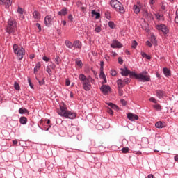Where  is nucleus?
Returning <instances> with one entry per match:
<instances>
[{
	"label": "nucleus",
	"mask_w": 178,
	"mask_h": 178,
	"mask_svg": "<svg viewBox=\"0 0 178 178\" xmlns=\"http://www.w3.org/2000/svg\"><path fill=\"white\" fill-rule=\"evenodd\" d=\"M153 108L156 109V111H162V106L161 104H154L153 105Z\"/></svg>",
	"instance_id": "obj_30"
},
{
	"label": "nucleus",
	"mask_w": 178,
	"mask_h": 178,
	"mask_svg": "<svg viewBox=\"0 0 178 178\" xmlns=\"http://www.w3.org/2000/svg\"><path fill=\"white\" fill-rule=\"evenodd\" d=\"M129 147H123L122 149V154H127V152H129Z\"/></svg>",
	"instance_id": "obj_39"
},
{
	"label": "nucleus",
	"mask_w": 178,
	"mask_h": 178,
	"mask_svg": "<svg viewBox=\"0 0 178 178\" xmlns=\"http://www.w3.org/2000/svg\"><path fill=\"white\" fill-rule=\"evenodd\" d=\"M175 22L178 24V9L176 10L175 13Z\"/></svg>",
	"instance_id": "obj_41"
},
{
	"label": "nucleus",
	"mask_w": 178,
	"mask_h": 178,
	"mask_svg": "<svg viewBox=\"0 0 178 178\" xmlns=\"http://www.w3.org/2000/svg\"><path fill=\"white\" fill-rule=\"evenodd\" d=\"M76 64L77 65V66L81 67L83 66V62L81 60H76Z\"/></svg>",
	"instance_id": "obj_44"
},
{
	"label": "nucleus",
	"mask_w": 178,
	"mask_h": 178,
	"mask_svg": "<svg viewBox=\"0 0 178 178\" xmlns=\"http://www.w3.org/2000/svg\"><path fill=\"white\" fill-rule=\"evenodd\" d=\"M154 16L156 19V20L161 21L162 20L163 22V20H165V17L163 16V14H160L159 13H156L154 14Z\"/></svg>",
	"instance_id": "obj_20"
},
{
	"label": "nucleus",
	"mask_w": 178,
	"mask_h": 178,
	"mask_svg": "<svg viewBox=\"0 0 178 178\" xmlns=\"http://www.w3.org/2000/svg\"><path fill=\"white\" fill-rule=\"evenodd\" d=\"M133 76L134 79L139 80L141 83H148L149 81H151V75L148 74L147 70H143L139 74L135 72V74H133Z\"/></svg>",
	"instance_id": "obj_3"
},
{
	"label": "nucleus",
	"mask_w": 178,
	"mask_h": 178,
	"mask_svg": "<svg viewBox=\"0 0 178 178\" xmlns=\"http://www.w3.org/2000/svg\"><path fill=\"white\" fill-rule=\"evenodd\" d=\"M100 70H104V61L100 62Z\"/></svg>",
	"instance_id": "obj_57"
},
{
	"label": "nucleus",
	"mask_w": 178,
	"mask_h": 178,
	"mask_svg": "<svg viewBox=\"0 0 178 178\" xmlns=\"http://www.w3.org/2000/svg\"><path fill=\"white\" fill-rule=\"evenodd\" d=\"M140 54L142 56L143 58H145V56H147V54H145V52L144 51H141Z\"/></svg>",
	"instance_id": "obj_61"
},
{
	"label": "nucleus",
	"mask_w": 178,
	"mask_h": 178,
	"mask_svg": "<svg viewBox=\"0 0 178 178\" xmlns=\"http://www.w3.org/2000/svg\"><path fill=\"white\" fill-rule=\"evenodd\" d=\"M163 73L164 74L165 77H170L172 76V74L170 73V70L167 67L163 68Z\"/></svg>",
	"instance_id": "obj_18"
},
{
	"label": "nucleus",
	"mask_w": 178,
	"mask_h": 178,
	"mask_svg": "<svg viewBox=\"0 0 178 178\" xmlns=\"http://www.w3.org/2000/svg\"><path fill=\"white\" fill-rule=\"evenodd\" d=\"M79 79L80 80L82 87L85 91H90V90H91V82L94 80L91 76L87 77L83 74H80Z\"/></svg>",
	"instance_id": "obj_2"
},
{
	"label": "nucleus",
	"mask_w": 178,
	"mask_h": 178,
	"mask_svg": "<svg viewBox=\"0 0 178 178\" xmlns=\"http://www.w3.org/2000/svg\"><path fill=\"white\" fill-rule=\"evenodd\" d=\"M143 3H141L140 1H138L136 4L134 5L133 6V10L135 15H138L140 12H141V9L143 8Z\"/></svg>",
	"instance_id": "obj_9"
},
{
	"label": "nucleus",
	"mask_w": 178,
	"mask_h": 178,
	"mask_svg": "<svg viewBox=\"0 0 178 178\" xmlns=\"http://www.w3.org/2000/svg\"><path fill=\"white\" fill-rule=\"evenodd\" d=\"M111 48H122L123 44L118 40H113L112 44H111Z\"/></svg>",
	"instance_id": "obj_12"
},
{
	"label": "nucleus",
	"mask_w": 178,
	"mask_h": 178,
	"mask_svg": "<svg viewBox=\"0 0 178 178\" xmlns=\"http://www.w3.org/2000/svg\"><path fill=\"white\" fill-rule=\"evenodd\" d=\"M137 45H138V43L137 42V41L133 40L131 43V48H133L134 49H136L137 48Z\"/></svg>",
	"instance_id": "obj_31"
},
{
	"label": "nucleus",
	"mask_w": 178,
	"mask_h": 178,
	"mask_svg": "<svg viewBox=\"0 0 178 178\" xmlns=\"http://www.w3.org/2000/svg\"><path fill=\"white\" fill-rule=\"evenodd\" d=\"M108 27L110 29H115V23L112 21L108 22Z\"/></svg>",
	"instance_id": "obj_37"
},
{
	"label": "nucleus",
	"mask_w": 178,
	"mask_h": 178,
	"mask_svg": "<svg viewBox=\"0 0 178 178\" xmlns=\"http://www.w3.org/2000/svg\"><path fill=\"white\" fill-rule=\"evenodd\" d=\"M68 20H70V22H73V15L72 14H70L68 15Z\"/></svg>",
	"instance_id": "obj_56"
},
{
	"label": "nucleus",
	"mask_w": 178,
	"mask_h": 178,
	"mask_svg": "<svg viewBox=\"0 0 178 178\" xmlns=\"http://www.w3.org/2000/svg\"><path fill=\"white\" fill-rule=\"evenodd\" d=\"M118 63H119L120 65H122V64L123 63V59L122 58V57H119V58H118Z\"/></svg>",
	"instance_id": "obj_53"
},
{
	"label": "nucleus",
	"mask_w": 178,
	"mask_h": 178,
	"mask_svg": "<svg viewBox=\"0 0 178 178\" xmlns=\"http://www.w3.org/2000/svg\"><path fill=\"white\" fill-rule=\"evenodd\" d=\"M118 94L120 97H123V90L122 88H118Z\"/></svg>",
	"instance_id": "obj_47"
},
{
	"label": "nucleus",
	"mask_w": 178,
	"mask_h": 178,
	"mask_svg": "<svg viewBox=\"0 0 178 178\" xmlns=\"http://www.w3.org/2000/svg\"><path fill=\"white\" fill-rule=\"evenodd\" d=\"M60 62H62V59H60V57L59 56H56L55 58V64L60 65Z\"/></svg>",
	"instance_id": "obj_29"
},
{
	"label": "nucleus",
	"mask_w": 178,
	"mask_h": 178,
	"mask_svg": "<svg viewBox=\"0 0 178 178\" xmlns=\"http://www.w3.org/2000/svg\"><path fill=\"white\" fill-rule=\"evenodd\" d=\"M156 30H159V31H162V33L164 34V35H166L167 34H169V28L163 24H161L159 25H156Z\"/></svg>",
	"instance_id": "obj_8"
},
{
	"label": "nucleus",
	"mask_w": 178,
	"mask_h": 178,
	"mask_svg": "<svg viewBox=\"0 0 178 178\" xmlns=\"http://www.w3.org/2000/svg\"><path fill=\"white\" fill-rule=\"evenodd\" d=\"M149 100L150 102H153V104H156V99L155 97H151Z\"/></svg>",
	"instance_id": "obj_48"
},
{
	"label": "nucleus",
	"mask_w": 178,
	"mask_h": 178,
	"mask_svg": "<svg viewBox=\"0 0 178 178\" xmlns=\"http://www.w3.org/2000/svg\"><path fill=\"white\" fill-rule=\"evenodd\" d=\"M82 47H83V44L81 43V42H80V40H75L74 42L73 51H74V49H81Z\"/></svg>",
	"instance_id": "obj_14"
},
{
	"label": "nucleus",
	"mask_w": 178,
	"mask_h": 178,
	"mask_svg": "<svg viewBox=\"0 0 178 178\" xmlns=\"http://www.w3.org/2000/svg\"><path fill=\"white\" fill-rule=\"evenodd\" d=\"M117 86L118 88H123V87H124V83H123V80L122 79L117 80Z\"/></svg>",
	"instance_id": "obj_25"
},
{
	"label": "nucleus",
	"mask_w": 178,
	"mask_h": 178,
	"mask_svg": "<svg viewBox=\"0 0 178 178\" xmlns=\"http://www.w3.org/2000/svg\"><path fill=\"white\" fill-rule=\"evenodd\" d=\"M4 5L6 9H9L12 6V0H6L4 1Z\"/></svg>",
	"instance_id": "obj_23"
},
{
	"label": "nucleus",
	"mask_w": 178,
	"mask_h": 178,
	"mask_svg": "<svg viewBox=\"0 0 178 178\" xmlns=\"http://www.w3.org/2000/svg\"><path fill=\"white\" fill-rule=\"evenodd\" d=\"M110 5L113 9H115L116 12H120V13H124V7L120 1L118 0H111L110 1Z\"/></svg>",
	"instance_id": "obj_6"
},
{
	"label": "nucleus",
	"mask_w": 178,
	"mask_h": 178,
	"mask_svg": "<svg viewBox=\"0 0 178 178\" xmlns=\"http://www.w3.org/2000/svg\"><path fill=\"white\" fill-rule=\"evenodd\" d=\"M150 41L154 44V45H156L158 44V41H156V36L154 34L151 35Z\"/></svg>",
	"instance_id": "obj_26"
},
{
	"label": "nucleus",
	"mask_w": 178,
	"mask_h": 178,
	"mask_svg": "<svg viewBox=\"0 0 178 178\" xmlns=\"http://www.w3.org/2000/svg\"><path fill=\"white\" fill-rule=\"evenodd\" d=\"M28 83L29 86L32 88V90H34V85L31 83V80L30 79V78L28 79Z\"/></svg>",
	"instance_id": "obj_42"
},
{
	"label": "nucleus",
	"mask_w": 178,
	"mask_h": 178,
	"mask_svg": "<svg viewBox=\"0 0 178 178\" xmlns=\"http://www.w3.org/2000/svg\"><path fill=\"white\" fill-rule=\"evenodd\" d=\"M67 14V8H66V7L63 8L58 13V16H66Z\"/></svg>",
	"instance_id": "obj_19"
},
{
	"label": "nucleus",
	"mask_w": 178,
	"mask_h": 178,
	"mask_svg": "<svg viewBox=\"0 0 178 178\" xmlns=\"http://www.w3.org/2000/svg\"><path fill=\"white\" fill-rule=\"evenodd\" d=\"M94 16H95V19H99L101 17V14L97 11H95V10H92V17H94Z\"/></svg>",
	"instance_id": "obj_24"
},
{
	"label": "nucleus",
	"mask_w": 178,
	"mask_h": 178,
	"mask_svg": "<svg viewBox=\"0 0 178 178\" xmlns=\"http://www.w3.org/2000/svg\"><path fill=\"white\" fill-rule=\"evenodd\" d=\"M149 5H154V3H155V0H149Z\"/></svg>",
	"instance_id": "obj_62"
},
{
	"label": "nucleus",
	"mask_w": 178,
	"mask_h": 178,
	"mask_svg": "<svg viewBox=\"0 0 178 178\" xmlns=\"http://www.w3.org/2000/svg\"><path fill=\"white\" fill-rule=\"evenodd\" d=\"M156 95L159 98V99H162L165 96V91L162 90H156Z\"/></svg>",
	"instance_id": "obj_16"
},
{
	"label": "nucleus",
	"mask_w": 178,
	"mask_h": 178,
	"mask_svg": "<svg viewBox=\"0 0 178 178\" xmlns=\"http://www.w3.org/2000/svg\"><path fill=\"white\" fill-rule=\"evenodd\" d=\"M19 115H26V113H27V115H29V113H30V111L29 110H27L26 108H20L18 111Z\"/></svg>",
	"instance_id": "obj_21"
},
{
	"label": "nucleus",
	"mask_w": 178,
	"mask_h": 178,
	"mask_svg": "<svg viewBox=\"0 0 178 178\" xmlns=\"http://www.w3.org/2000/svg\"><path fill=\"white\" fill-rule=\"evenodd\" d=\"M143 10V16H148L149 13H148V10H145V8H142Z\"/></svg>",
	"instance_id": "obj_43"
},
{
	"label": "nucleus",
	"mask_w": 178,
	"mask_h": 178,
	"mask_svg": "<svg viewBox=\"0 0 178 178\" xmlns=\"http://www.w3.org/2000/svg\"><path fill=\"white\" fill-rule=\"evenodd\" d=\"M13 49L14 51V54L17 55L18 60H22L24 56V54H26V50L24 48L19 47L17 44H14L13 46Z\"/></svg>",
	"instance_id": "obj_5"
},
{
	"label": "nucleus",
	"mask_w": 178,
	"mask_h": 178,
	"mask_svg": "<svg viewBox=\"0 0 178 178\" xmlns=\"http://www.w3.org/2000/svg\"><path fill=\"white\" fill-rule=\"evenodd\" d=\"M49 67L51 69H53V70L56 68V65L54 63H51Z\"/></svg>",
	"instance_id": "obj_49"
},
{
	"label": "nucleus",
	"mask_w": 178,
	"mask_h": 178,
	"mask_svg": "<svg viewBox=\"0 0 178 178\" xmlns=\"http://www.w3.org/2000/svg\"><path fill=\"white\" fill-rule=\"evenodd\" d=\"M105 77H106V76L105 75V73H104V70H100L99 78L103 79Z\"/></svg>",
	"instance_id": "obj_38"
},
{
	"label": "nucleus",
	"mask_w": 178,
	"mask_h": 178,
	"mask_svg": "<svg viewBox=\"0 0 178 178\" xmlns=\"http://www.w3.org/2000/svg\"><path fill=\"white\" fill-rule=\"evenodd\" d=\"M101 26H97L95 28V31L96 33H101Z\"/></svg>",
	"instance_id": "obj_51"
},
{
	"label": "nucleus",
	"mask_w": 178,
	"mask_h": 178,
	"mask_svg": "<svg viewBox=\"0 0 178 178\" xmlns=\"http://www.w3.org/2000/svg\"><path fill=\"white\" fill-rule=\"evenodd\" d=\"M146 45L149 47V48H151L152 47V43L149 40L146 41Z\"/></svg>",
	"instance_id": "obj_50"
},
{
	"label": "nucleus",
	"mask_w": 178,
	"mask_h": 178,
	"mask_svg": "<svg viewBox=\"0 0 178 178\" xmlns=\"http://www.w3.org/2000/svg\"><path fill=\"white\" fill-rule=\"evenodd\" d=\"M107 105H108V106H110V108H111L112 109H118V106L113 104V103H108Z\"/></svg>",
	"instance_id": "obj_32"
},
{
	"label": "nucleus",
	"mask_w": 178,
	"mask_h": 178,
	"mask_svg": "<svg viewBox=\"0 0 178 178\" xmlns=\"http://www.w3.org/2000/svg\"><path fill=\"white\" fill-rule=\"evenodd\" d=\"M100 91H102L104 95L108 94L109 91H111V86L103 85L100 88Z\"/></svg>",
	"instance_id": "obj_11"
},
{
	"label": "nucleus",
	"mask_w": 178,
	"mask_h": 178,
	"mask_svg": "<svg viewBox=\"0 0 178 178\" xmlns=\"http://www.w3.org/2000/svg\"><path fill=\"white\" fill-rule=\"evenodd\" d=\"M121 104L123 105V106H126L127 102L124 99H121Z\"/></svg>",
	"instance_id": "obj_59"
},
{
	"label": "nucleus",
	"mask_w": 178,
	"mask_h": 178,
	"mask_svg": "<svg viewBox=\"0 0 178 178\" xmlns=\"http://www.w3.org/2000/svg\"><path fill=\"white\" fill-rule=\"evenodd\" d=\"M16 26H17L16 20L10 18L8 21V26L6 28V32L8 33V34H15Z\"/></svg>",
	"instance_id": "obj_4"
},
{
	"label": "nucleus",
	"mask_w": 178,
	"mask_h": 178,
	"mask_svg": "<svg viewBox=\"0 0 178 178\" xmlns=\"http://www.w3.org/2000/svg\"><path fill=\"white\" fill-rule=\"evenodd\" d=\"M33 18L35 19V22H38L40 19H41V14H40V12L35 10L33 13Z\"/></svg>",
	"instance_id": "obj_17"
},
{
	"label": "nucleus",
	"mask_w": 178,
	"mask_h": 178,
	"mask_svg": "<svg viewBox=\"0 0 178 178\" xmlns=\"http://www.w3.org/2000/svg\"><path fill=\"white\" fill-rule=\"evenodd\" d=\"M40 68H41V63H36L35 67L33 69L34 73H37Z\"/></svg>",
	"instance_id": "obj_28"
},
{
	"label": "nucleus",
	"mask_w": 178,
	"mask_h": 178,
	"mask_svg": "<svg viewBox=\"0 0 178 178\" xmlns=\"http://www.w3.org/2000/svg\"><path fill=\"white\" fill-rule=\"evenodd\" d=\"M107 111L110 115H113V111L111 108H108Z\"/></svg>",
	"instance_id": "obj_54"
},
{
	"label": "nucleus",
	"mask_w": 178,
	"mask_h": 178,
	"mask_svg": "<svg viewBox=\"0 0 178 178\" xmlns=\"http://www.w3.org/2000/svg\"><path fill=\"white\" fill-rule=\"evenodd\" d=\"M14 88L15 90H17V91H19L20 90V85H19L17 82H15Z\"/></svg>",
	"instance_id": "obj_35"
},
{
	"label": "nucleus",
	"mask_w": 178,
	"mask_h": 178,
	"mask_svg": "<svg viewBox=\"0 0 178 178\" xmlns=\"http://www.w3.org/2000/svg\"><path fill=\"white\" fill-rule=\"evenodd\" d=\"M111 76H113V77H115V76H116V74H118V73L116 72V70H111Z\"/></svg>",
	"instance_id": "obj_45"
},
{
	"label": "nucleus",
	"mask_w": 178,
	"mask_h": 178,
	"mask_svg": "<svg viewBox=\"0 0 178 178\" xmlns=\"http://www.w3.org/2000/svg\"><path fill=\"white\" fill-rule=\"evenodd\" d=\"M17 13H19V15H23V13H24V9H23L22 8H21L20 6H18L17 10Z\"/></svg>",
	"instance_id": "obj_33"
},
{
	"label": "nucleus",
	"mask_w": 178,
	"mask_h": 178,
	"mask_svg": "<svg viewBox=\"0 0 178 178\" xmlns=\"http://www.w3.org/2000/svg\"><path fill=\"white\" fill-rule=\"evenodd\" d=\"M36 27H38L39 31H41V24L40 23H36Z\"/></svg>",
	"instance_id": "obj_58"
},
{
	"label": "nucleus",
	"mask_w": 178,
	"mask_h": 178,
	"mask_svg": "<svg viewBox=\"0 0 178 178\" xmlns=\"http://www.w3.org/2000/svg\"><path fill=\"white\" fill-rule=\"evenodd\" d=\"M174 159L176 162H178V155L175 156Z\"/></svg>",
	"instance_id": "obj_64"
},
{
	"label": "nucleus",
	"mask_w": 178,
	"mask_h": 178,
	"mask_svg": "<svg viewBox=\"0 0 178 178\" xmlns=\"http://www.w3.org/2000/svg\"><path fill=\"white\" fill-rule=\"evenodd\" d=\"M65 84H66V86H70V81L69 79H67Z\"/></svg>",
	"instance_id": "obj_63"
},
{
	"label": "nucleus",
	"mask_w": 178,
	"mask_h": 178,
	"mask_svg": "<svg viewBox=\"0 0 178 178\" xmlns=\"http://www.w3.org/2000/svg\"><path fill=\"white\" fill-rule=\"evenodd\" d=\"M121 74L124 76H129L130 79H134V76L133 74H136V72L130 71V70L127 69V67L121 68Z\"/></svg>",
	"instance_id": "obj_7"
},
{
	"label": "nucleus",
	"mask_w": 178,
	"mask_h": 178,
	"mask_svg": "<svg viewBox=\"0 0 178 178\" xmlns=\"http://www.w3.org/2000/svg\"><path fill=\"white\" fill-rule=\"evenodd\" d=\"M46 72L48 73V74H49V76H52V70H51V68L47 67Z\"/></svg>",
	"instance_id": "obj_46"
},
{
	"label": "nucleus",
	"mask_w": 178,
	"mask_h": 178,
	"mask_svg": "<svg viewBox=\"0 0 178 178\" xmlns=\"http://www.w3.org/2000/svg\"><path fill=\"white\" fill-rule=\"evenodd\" d=\"M58 115L62 116L63 118H65V119H76L77 116V113L74 111H70L67 110V106L64 102H62L60 105V109L58 111Z\"/></svg>",
	"instance_id": "obj_1"
},
{
	"label": "nucleus",
	"mask_w": 178,
	"mask_h": 178,
	"mask_svg": "<svg viewBox=\"0 0 178 178\" xmlns=\"http://www.w3.org/2000/svg\"><path fill=\"white\" fill-rule=\"evenodd\" d=\"M42 60H44V62H49V58L47 56H43Z\"/></svg>",
	"instance_id": "obj_55"
},
{
	"label": "nucleus",
	"mask_w": 178,
	"mask_h": 178,
	"mask_svg": "<svg viewBox=\"0 0 178 178\" xmlns=\"http://www.w3.org/2000/svg\"><path fill=\"white\" fill-rule=\"evenodd\" d=\"M102 80L104 81L102 82V84H106V83H107L106 76L103 78Z\"/></svg>",
	"instance_id": "obj_60"
},
{
	"label": "nucleus",
	"mask_w": 178,
	"mask_h": 178,
	"mask_svg": "<svg viewBox=\"0 0 178 178\" xmlns=\"http://www.w3.org/2000/svg\"><path fill=\"white\" fill-rule=\"evenodd\" d=\"M52 23H54V17L52 15H47L44 17V24L47 27H51L52 26Z\"/></svg>",
	"instance_id": "obj_10"
},
{
	"label": "nucleus",
	"mask_w": 178,
	"mask_h": 178,
	"mask_svg": "<svg viewBox=\"0 0 178 178\" xmlns=\"http://www.w3.org/2000/svg\"><path fill=\"white\" fill-rule=\"evenodd\" d=\"M47 124H48V127L46 129V131H48L49 129L52 127V124L51 123V120H47Z\"/></svg>",
	"instance_id": "obj_34"
},
{
	"label": "nucleus",
	"mask_w": 178,
	"mask_h": 178,
	"mask_svg": "<svg viewBox=\"0 0 178 178\" xmlns=\"http://www.w3.org/2000/svg\"><path fill=\"white\" fill-rule=\"evenodd\" d=\"M155 127H156V129H163L166 127V123L165 122L159 121L155 123Z\"/></svg>",
	"instance_id": "obj_15"
},
{
	"label": "nucleus",
	"mask_w": 178,
	"mask_h": 178,
	"mask_svg": "<svg viewBox=\"0 0 178 178\" xmlns=\"http://www.w3.org/2000/svg\"><path fill=\"white\" fill-rule=\"evenodd\" d=\"M131 81V79H130V78H126L124 79V83L125 84H130Z\"/></svg>",
	"instance_id": "obj_40"
},
{
	"label": "nucleus",
	"mask_w": 178,
	"mask_h": 178,
	"mask_svg": "<svg viewBox=\"0 0 178 178\" xmlns=\"http://www.w3.org/2000/svg\"><path fill=\"white\" fill-rule=\"evenodd\" d=\"M19 123L21 124H27V118L22 116L19 118Z\"/></svg>",
	"instance_id": "obj_27"
},
{
	"label": "nucleus",
	"mask_w": 178,
	"mask_h": 178,
	"mask_svg": "<svg viewBox=\"0 0 178 178\" xmlns=\"http://www.w3.org/2000/svg\"><path fill=\"white\" fill-rule=\"evenodd\" d=\"M127 118L129 120H131V122H134V120H138V115L133 114L131 113H129L127 114Z\"/></svg>",
	"instance_id": "obj_13"
},
{
	"label": "nucleus",
	"mask_w": 178,
	"mask_h": 178,
	"mask_svg": "<svg viewBox=\"0 0 178 178\" xmlns=\"http://www.w3.org/2000/svg\"><path fill=\"white\" fill-rule=\"evenodd\" d=\"M36 80L38 81L39 85H40V86H44V84H45V79L44 78H43L42 81H40L38 78H36Z\"/></svg>",
	"instance_id": "obj_36"
},
{
	"label": "nucleus",
	"mask_w": 178,
	"mask_h": 178,
	"mask_svg": "<svg viewBox=\"0 0 178 178\" xmlns=\"http://www.w3.org/2000/svg\"><path fill=\"white\" fill-rule=\"evenodd\" d=\"M165 8H166V3H165V2L163 1L161 5L162 10H165Z\"/></svg>",
	"instance_id": "obj_52"
},
{
	"label": "nucleus",
	"mask_w": 178,
	"mask_h": 178,
	"mask_svg": "<svg viewBox=\"0 0 178 178\" xmlns=\"http://www.w3.org/2000/svg\"><path fill=\"white\" fill-rule=\"evenodd\" d=\"M65 45L69 49H74V43H72V42L65 40Z\"/></svg>",
	"instance_id": "obj_22"
}]
</instances>
